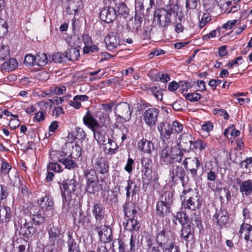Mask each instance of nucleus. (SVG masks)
<instances>
[{
	"label": "nucleus",
	"mask_w": 252,
	"mask_h": 252,
	"mask_svg": "<svg viewBox=\"0 0 252 252\" xmlns=\"http://www.w3.org/2000/svg\"><path fill=\"white\" fill-rule=\"evenodd\" d=\"M180 197L182 205L186 209L194 211L200 209L202 206V198L196 189L190 188H185Z\"/></svg>",
	"instance_id": "nucleus-1"
},
{
	"label": "nucleus",
	"mask_w": 252,
	"mask_h": 252,
	"mask_svg": "<svg viewBox=\"0 0 252 252\" xmlns=\"http://www.w3.org/2000/svg\"><path fill=\"white\" fill-rule=\"evenodd\" d=\"M47 230L48 233L47 246L52 249L50 252H52L54 249L61 247L63 241L59 221L51 222Z\"/></svg>",
	"instance_id": "nucleus-2"
},
{
	"label": "nucleus",
	"mask_w": 252,
	"mask_h": 252,
	"mask_svg": "<svg viewBox=\"0 0 252 252\" xmlns=\"http://www.w3.org/2000/svg\"><path fill=\"white\" fill-rule=\"evenodd\" d=\"M165 222L163 223V229L157 236L156 241L158 247L169 251L174 247L175 239L170 232V221Z\"/></svg>",
	"instance_id": "nucleus-3"
},
{
	"label": "nucleus",
	"mask_w": 252,
	"mask_h": 252,
	"mask_svg": "<svg viewBox=\"0 0 252 252\" xmlns=\"http://www.w3.org/2000/svg\"><path fill=\"white\" fill-rule=\"evenodd\" d=\"M78 183L74 178L67 179L63 181L62 186H60L63 199V209L68 210L69 203L71 200L70 194L76 190Z\"/></svg>",
	"instance_id": "nucleus-4"
},
{
	"label": "nucleus",
	"mask_w": 252,
	"mask_h": 252,
	"mask_svg": "<svg viewBox=\"0 0 252 252\" xmlns=\"http://www.w3.org/2000/svg\"><path fill=\"white\" fill-rule=\"evenodd\" d=\"M138 240L136 236L131 234L129 241V248L127 245L122 239L118 238L115 239L112 243L111 249L112 252H136L137 250Z\"/></svg>",
	"instance_id": "nucleus-5"
},
{
	"label": "nucleus",
	"mask_w": 252,
	"mask_h": 252,
	"mask_svg": "<svg viewBox=\"0 0 252 252\" xmlns=\"http://www.w3.org/2000/svg\"><path fill=\"white\" fill-rule=\"evenodd\" d=\"M84 175L87 181L86 190L89 193H94L98 182L96 171L92 169H87L85 170Z\"/></svg>",
	"instance_id": "nucleus-6"
},
{
	"label": "nucleus",
	"mask_w": 252,
	"mask_h": 252,
	"mask_svg": "<svg viewBox=\"0 0 252 252\" xmlns=\"http://www.w3.org/2000/svg\"><path fill=\"white\" fill-rule=\"evenodd\" d=\"M105 42L108 50L112 51L122 45L123 40L121 39L118 33L111 32L106 36Z\"/></svg>",
	"instance_id": "nucleus-7"
},
{
	"label": "nucleus",
	"mask_w": 252,
	"mask_h": 252,
	"mask_svg": "<svg viewBox=\"0 0 252 252\" xmlns=\"http://www.w3.org/2000/svg\"><path fill=\"white\" fill-rule=\"evenodd\" d=\"M125 216L127 218L126 220H137L139 213L136 209L135 203L131 201L126 200L123 206Z\"/></svg>",
	"instance_id": "nucleus-8"
},
{
	"label": "nucleus",
	"mask_w": 252,
	"mask_h": 252,
	"mask_svg": "<svg viewBox=\"0 0 252 252\" xmlns=\"http://www.w3.org/2000/svg\"><path fill=\"white\" fill-rule=\"evenodd\" d=\"M125 216L127 218L126 220H137L139 213L136 209L135 203L131 201L126 200L123 206Z\"/></svg>",
	"instance_id": "nucleus-9"
},
{
	"label": "nucleus",
	"mask_w": 252,
	"mask_h": 252,
	"mask_svg": "<svg viewBox=\"0 0 252 252\" xmlns=\"http://www.w3.org/2000/svg\"><path fill=\"white\" fill-rule=\"evenodd\" d=\"M159 110L156 108H150L143 114V120L148 126H154L158 121Z\"/></svg>",
	"instance_id": "nucleus-10"
},
{
	"label": "nucleus",
	"mask_w": 252,
	"mask_h": 252,
	"mask_svg": "<svg viewBox=\"0 0 252 252\" xmlns=\"http://www.w3.org/2000/svg\"><path fill=\"white\" fill-rule=\"evenodd\" d=\"M185 175L186 172L181 165L173 164L170 168L169 175L173 182H176L179 180L184 182Z\"/></svg>",
	"instance_id": "nucleus-11"
},
{
	"label": "nucleus",
	"mask_w": 252,
	"mask_h": 252,
	"mask_svg": "<svg viewBox=\"0 0 252 252\" xmlns=\"http://www.w3.org/2000/svg\"><path fill=\"white\" fill-rule=\"evenodd\" d=\"M115 111L116 113L120 118L124 119L125 121L130 119L131 112L128 103H120L116 106Z\"/></svg>",
	"instance_id": "nucleus-12"
},
{
	"label": "nucleus",
	"mask_w": 252,
	"mask_h": 252,
	"mask_svg": "<svg viewBox=\"0 0 252 252\" xmlns=\"http://www.w3.org/2000/svg\"><path fill=\"white\" fill-rule=\"evenodd\" d=\"M179 146L180 150L185 152H189L192 148L194 137L189 133L181 135Z\"/></svg>",
	"instance_id": "nucleus-13"
},
{
	"label": "nucleus",
	"mask_w": 252,
	"mask_h": 252,
	"mask_svg": "<svg viewBox=\"0 0 252 252\" xmlns=\"http://www.w3.org/2000/svg\"><path fill=\"white\" fill-rule=\"evenodd\" d=\"M157 128L159 132L160 137L163 141L169 140L173 132L171 124L166 122L160 123Z\"/></svg>",
	"instance_id": "nucleus-14"
},
{
	"label": "nucleus",
	"mask_w": 252,
	"mask_h": 252,
	"mask_svg": "<svg viewBox=\"0 0 252 252\" xmlns=\"http://www.w3.org/2000/svg\"><path fill=\"white\" fill-rule=\"evenodd\" d=\"M101 20L107 23L113 22L116 18V10L112 7H104L100 13Z\"/></svg>",
	"instance_id": "nucleus-15"
},
{
	"label": "nucleus",
	"mask_w": 252,
	"mask_h": 252,
	"mask_svg": "<svg viewBox=\"0 0 252 252\" xmlns=\"http://www.w3.org/2000/svg\"><path fill=\"white\" fill-rule=\"evenodd\" d=\"M92 162L94 168L100 174H104L108 172L109 165L105 158L100 157L93 158Z\"/></svg>",
	"instance_id": "nucleus-16"
},
{
	"label": "nucleus",
	"mask_w": 252,
	"mask_h": 252,
	"mask_svg": "<svg viewBox=\"0 0 252 252\" xmlns=\"http://www.w3.org/2000/svg\"><path fill=\"white\" fill-rule=\"evenodd\" d=\"M38 203L40 207L44 210H51L53 209L54 205L53 199L48 193L40 198L38 200Z\"/></svg>",
	"instance_id": "nucleus-17"
},
{
	"label": "nucleus",
	"mask_w": 252,
	"mask_h": 252,
	"mask_svg": "<svg viewBox=\"0 0 252 252\" xmlns=\"http://www.w3.org/2000/svg\"><path fill=\"white\" fill-rule=\"evenodd\" d=\"M178 7L177 5H173L168 10H166V19L168 26L173 25V23L177 22L176 20L179 15L178 13Z\"/></svg>",
	"instance_id": "nucleus-18"
},
{
	"label": "nucleus",
	"mask_w": 252,
	"mask_h": 252,
	"mask_svg": "<svg viewBox=\"0 0 252 252\" xmlns=\"http://www.w3.org/2000/svg\"><path fill=\"white\" fill-rule=\"evenodd\" d=\"M240 237L244 238L247 241H252V225L245 223V221L241 225L239 230Z\"/></svg>",
	"instance_id": "nucleus-19"
},
{
	"label": "nucleus",
	"mask_w": 252,
	"mask_h": 252,
	"mask_svg": "<svg viewBox=\"0 0 252 252\" xmlns=\"http://www.w3.org/2000/svg\"><path fill=\"white\" fill-rule=\"evenodd\" d=\"M183 227L181 230V237L187 241L190 235H192L193 232V224L192 221H180Z\"/></svg>",
	"instance_id": "nucleus-20"
},
{
	"label": "nucleus",
	"mask_w": 252,
	"mask_h": 252,
	"mask_svg": "<svg viewBox=\"0 0 252 252\" xmlns=\"http://www.w3.org/2000/svg\"><path fill=\"white\" fill-rule=\"evenodd\" d=\"M84 124L86 125L89 128H91L94 132L96 128L99 126V124L97 122L92 115L89 113V111H87L86 115L83 118Z\"/></svg>",
	"instance_id": "nucleus-21"
},
{
	"label": "nucleus",
	"mask_w": 252,
	"mask_h": 252,
	"mask_svg": "<svg viewBox=\"0 0 252 252\" xmlns=\"http://www.w3.org/2000/svg\"><path fill=\"white\" fill-rule=\"evenodd\" d=\"M239 184L240 192L242 193L243 196H248L252 193V180H248L241 181L238 183Z\"/></svg>",
	"instance_id": "nucleus-22"
},
{
	"label": "nucleus",
	"mask_w": 252,
	"mask_h": 252,
	"mask_svg": "<svg viewBox=\"0 0 252 252\" xmlns=\"http://www.w3.org/2000/svg\"><path fill=\"white\" fill-rule=\"evenodd\" d=\"M32 225V221H25L21 226L20 233L27 238L31 237L35 231V229Z\"/></svg>",
	"instance_id": "nucleus-23"
},
{
	"label": "nucleus",
	"mask_w": 252,
	"mask_h": 252,
	"mask_svg": "<svg viewBox=\"0 0 252 252\" xmlns=\"http://www.w3.org/2000/svg\"><path fill=\"white\" fill-rule=\"evenodd\" d=\"M154 19L163 27L168 26L166 19V9H161L156 10L154 13Z\"/></svg>",
	"instance_id": "nucleus-24"
},
{
	"label": "nucleus",
	"mask_w": 252,
	"mask_h": 252,
	"mask_svg": "<svg viewBox=\"0 0 252 252\" xmlns=\"http://www.w3.org/2000/svg\"><path fill=\"white\" fill-rule=\"evenodd\" d=\"M138 148L144 153L150 154L154 150V145L151 141L142 138L138 143Z\"/></svg>",
	"instance_id": "nucleus-25"
},
{
	"label": "nucleus",
	"mask_w": 252,
	"mask_h": 252,
	"mask_svg": "<svg viewBox=\"0 0 252 252\" xmlns=\"http://www.w3.org/2000/svg\"><path fill=\"white\" fill-rule=\"evenodd\" d=\"M172 148L166 146L160 154V162L162 165H166L171 163Z\"/></svg>",
	"instance_id": "nucleus-26"
},
{
	"label": "nucleus",
	"mask_w": 252,
	"mask_h": 252,
	"mask_svg": "<svg viewBox=\"0 0 252 252\" xmlns=\"http://www.w3.org/2000/svg\"><path fill=\"white\" fill-rule=\"evenodd\" d=\"M86 137V133L83 128L80 127H76L74 131L69 133L68 137L69 139L74 140H78L79 141L83 140Z\"/></svg>",
	"instance_id": "nucleus-27"
},
{
	"label": "nucleus",
	"mask_w": 252,
	"mask_h": 252,
	"mask_svg": "<svg viewBox=\"0 0 252 252\" xmlns=\"http://www.w3.org/2000/svg\"><path fill=\"white\" fill-rule=\"evenodd\" d=\"M18 66L16 59L10 58L1 64V69L5 71H10L15 70Z\"/></svg>",
	"instance_id": "nucleus-28"
},
{
	"label": "nucleus",
	"mask_w": 252,
	"mask_h": 252,
	"mask_svg": "<svg viewBox=\"0 0 252 252\" xmlns=\"http://www.w3.org/2000/svg\"><path fill=\"white\" fill-rule=\"evenodd\" d=\"M67 156L65 153L62 151L54 150L50 152L51 159L54 162L62 163Z\"/></svg>",
	"instance_id": "nucleus-29"
},
{
	"label": "nucleus",
	"mask_w": 252,
	"mask_h": 252,
	"mask_svg": "<svg viewBox=\"0 0 252 252\" xmlns=\"http://www.w3.org/2000/svg\"><path fill=\"white\" fill-rule=\"evenodd\" d=\"M67 60L76 61L78 60L80 56L79 50L75 47H70L66 52Z\"/></svg>",
	"instance_id": "nucleus-30"
},
{
	"label": "nucleus",
	"mask_w": 252,
	"mask_h": 252,
	"mask_svg": "<svg viewBox=\"0 0 252 252\" xmlns=\"http://www.w3.org/2000/svg\"><path fill=\"white\" fill-rule=\"evenodd\" d=\"M66 243L68 247L67 252H72L76 251L80 249L79 244L77 243L75 239L73 238L72 233L70 232L67 233V240Z\"/></svg>",
	"instance_id": "nucleus-31"
},
{
	"label": "nucleus",
	"mask_w": 252,
	"mask_h": 252,
	"mask_svg": "<svg viewBox=\"0 0 252 252\" xmlns=\"http://www.w3.org/2000/svg\"><path fill=\"white\" fill-rule=\"evenodd\" d=\"M192 144L191 150L192 151H196L197 150L202 151L205 150L208 146L207 142L200 138L195 140L194 138Z\"/></svg>",
	"instance_id": "nucleus-32"
},
{
	"label": "nucleus",
	"mask_w": 252,
	"mask_h": 252,
	"mask_svg": "<svg viewBox=\"0 0 252 252\" xmlns=\"http://www.w3.org/2000/svg\"><path fill=\"white\" fill-rule=\"evenodd\" d=\"M235 156L233 160L234 162L238 163L240 162L241 167H244L246 170L250 171V168L252 167V157L247 158L246 159L241 161V158L237 156V153H235Z\"/></svg>",
	"instance_id": "nucleus-33"
},
{
	"label": "nucleus",
	"mask_w": 252,
	"mask_h": 252,
	"mask_svg": "<svg viewBox=\"0 0 252 252\" xmlns=\"http://www.w3.org/2000/svg\"><path fill=\"white\" fill-rule=\"evenodd\" d=\"M200 165V162L196 157L189 159V166L190 168L188 170L190 171L192 177H194L197 175V171Z\"/></svg>",
	"instance_id": "nucleus-34"
},
{
	"label": "nucleus",
	"mask_w": 252,
	"mask_h": 252,
	"mask_svg": "<svg viewBox=\"0 0 252 252\" xmlns=\"http://www.w3.org/2000/svg\"><path fill=\"white\" fill-rule=\"evenodd\" d=\"M200 165V162L196 157L189 159V166L190 168L188 170L190 171L192 177H194L197 175V171Z\"/></svg>",
	"instance_id": "nucleus-35"
},
{
	"label": "nucleus",
	"mask_w": 252,
	"mask_h": 252,
	"mask_svg": "<svg viewBox=\"0 0 252 252\" xmlns=\"http://www.w3.org/2000/svg\"><path fill=\"white\" fill-rule=\"evenodd\" d=\"M93 213L96 220H101L104 219L105 214L102 205L100 203L94 205Z\"/></svg>",
	"instance_id": "nucleus-36"
},
{
	"label": "nucleus",
	"mask_w": 252,
	"mask_h": 252,
	"mask_svg": "<svg viewBox=\"0 0 252 252\" xmlns=\"http://www.w3.org/2000/svg\"><path fill=\"white\" fill-rule=\"evenodd\" d=\"M171 205L166 204L160 201L157 203V214L161 216H164L169 213L170 206Z\"/></svg>",
	"instance_id": "nucleus-37"
},
{
	"label": "nucleus",
	"mask_w": 252,
	"mask_h": 252,
	"mask_svg": "<svg viewBox=\"0 0 252 252\" xmlns=\"http://www.w3.org/2000/svg\"><path fill=\"white\" fill-rule=\"evenodd\" d=\"M35 65L40 66H44L48 63V61L51 62L50 59H48L47 54L43 53H39L35 56Z\"/></svg>",
	"instance_id": "nucleus-38"
},
{
	"label": "nucleus",
	"mask_w": 252,
	"mask_h": 252,
	"mask_svg": "<svg viewBox=\"0 0 252 252\" xmlns=\"http://www.w3.org/2000/svg\"><path fill=\"white\" fill-rule=\"evenodd\" d=\"M173 200V194L171 191H166L160 196V201L168 205H171Z\"/></svg>",
	"instance_id": "nucleus-39"
},
{
	"label": "nucleus",
	"mask_w": 252,
	"mask_h": 252,
	"mask_svg": "<svg viewBox=\"0 0 252 252\" xmlns=\"http://www.w3.org/2000/svg\"><path fill=\"white\" fill-rule=\"evenodd\" d=\"M11 218V211L9 207L0 206V220H9Z\"/></svg>",
	"instance_id": "nucleus-40"
},
{
	"label": "nucleus",
	"mask_w": 252,
	"mask_h": 252,
	"mask_svg": "<svg viewBox=\"0 0 252 252\" xmlns=\"http://www.w3.org/2000/svg\"><path fill=\"white\" fill-rule=\"evenodd\" d=\"M95 117L98 119L100 123L102 124H104L106 121H108L110 119L109 116L100 108L96 111Z\"/></svg>",
	"instance_id": "nucleus-41"
},
{
	"label": "nucleus",
	"mask_w": 252,
	"mask_h": 252,
	"mask_svg": "<svg viewBox=\"0 0 252 252\" xmlns=\"http://www.w3.org/2000/svg\"><path fill=\"white\" fill-rule=\"evenodd\" d=\"M94 132V136L98 143L103 145H106L107 144L108 139H109L108 137H106L105 135L97 130H95Z\"/></svg>",
	"instance_id": "nucleus-42"
},
{
	"label": "nucleus",
	"mask_w": 252,
	"mask_h": 252,
	"mask_svg": "<svg viewBox=\"0 0 252 252\" xmlns=\"http://www.w3.org/2000/svg\"><path fill=\"white\" fill-rule=\"evenodd\" d=\"M103 230L104 231L105 243L112 241L113 240V235L111 228L109 226L104 225L103 227Z\"/></svg>",
	"instance_id": "nucleus-43"
},
{
	"label": "nucleus",
	"mask_w": 252,
	"mask_h": 252,
	"mask_svg": "<svg viewBox=\"0 0 252 252\" xmlns=\"http://www.w3.org/2000/svg\"><path fill=\"white\" fill-rule=\"evenodd\" d=\"M51 60L55 63H61L66 62L67 59L66 54L56 53L52 55Z\"/></svg>",
	"instance_id": "nucleus-44"
},
{
	"label": "nucleus",
	"mask_w": 252,
	"mask_h": 252,
	"mask_svg": "<svg viewBox=\"0 0 252 252\" xmlns=\"http://www.w3.org/2000/svg\"><path fill=\"white\" fill-rule=\"evenodd\" d=\"M66 91V88L65 86H62L60 87H55L51 88L48 91V93H47L46 94H51V95H61L63 94Z\"/></svg>",
	"instance_id": "nucleus-45"
},
{
	"label": "nucleus",
	"mask_w": 252,
	"mask_h": 252,
	"mask_svg": "<svg viewBox=\"0 0 252 252\" xmlns=\"http://www.w3.org/2000/svg\"><path fill=\"white\" fill-rule=\"evenodd\" d=\"M152 169H143L142 179V181L145 184H149L152 179Z\"/></svg>",
	"instance_id": "nucleus-46"
},
{
	"label": "nucleus",
	"mask_w": 252,
	"mask_h": 252,
	"mask_svg": "<svg viewBox=\"0 0 252 252\" xmlns=\"http://www.w3.org/2000/svg\"><path fill=\"white\" fill-rule=\"evenodd\" d=\"M136 9H139V10L144 9L147 6L150 4H152L153 2L152 0H135Z\"/></svg>",
	"instance_id": "nucleus-47"
},
{
	"label": "nucleus",
	"mask_w": 252,
	"mask_h": 252,
	"mask_svg": "<svg viewBox=\"0 0 252 252\" xmlns=\"http://www.w3.org/2000/svg\"><path fill=\"white\" fill-rule=\"evenodd\" d=\"M117 12L119 15L126 17L128 15L129 9L125 3H120L117 7Z\"/></svg>",
	"instance_id": "nucleus-48"
},
{
	"label": "nucleus",
	"mask_w": 252,
	"mask_h": 252,
	"mask_svg": "<svg viewBox=\"0 0 252 252\" xmlns=\"http://www.w3.org/2000/svg\"><path fill=\"white\" fill-rule=\"evenodd\" d=\"M123 224L126 226L130 225L129 230L131 232L138 231L141 226L139 221H124Z\"/></svg>",
	"instance_id": "nucleus-49"
},
{
	"label": "nucleus",
	"mask_w": 252,
	"mask_h": 252,
	"mask_svg": "<svg viewBox=\"0 0 252 252\" xmlns=\"http://www.w3.org/2000/svg\"><path fill=\"white\" fill-rule=\"evenodd\" d=\"M142 18L140 15L136 14L134 17V20L132 22V28L136 32H138L141 27Z\"/></svg>",
	"instance_id": "nucleus-50"
},
{
	"label": "nucleus",
	"mask_w": 252,
	"mask_h": 252,
	"mask_svg": "<svg viewBox=\"0 0 252 252\" xmlns=\"http://www.w3.org/2000/svg\"><path fill=\"white\" fill-rule=\"evenodd\" d=\"M65 166V168L68 169H74L77 166L76 163L72 159L68 158L67 156L62 162Z\"/></svg>",
	"instance_id": "nucleus-51"
},
{
	"label": "nucleus",
	"mask_w": 252,
	"mask_h": 252,
	"mask_svg": "<svg viewBox=\"0 0 252 252\" xmlns=\"http://www.w3.org/2000/svg\"><path fill=\"white\" fill-rule=\"evenodd\" d=\"M48 171H53L56 172H61L63 169L62 166L57 163V162H51L49 163L47 167Z\"/></svg>",
	"instance_id": "nucleus-52"
},
{
	"label": "nucleus",
	"mask_w": 252,
	"mask_h": 252,
	"mask_svg": "<svg viewBox=\"0 0 252 252\" xmlns=\"http://www.w3.org/2000/svg\"><path fill=\"white\" fill-rule=\"evenodd\" d=\"M98 50L99 48L97 46L92 44L89 45H85L83 48V52L84 54H86L98 53Z\"/></svg>",
	"instance_id": "nucleus-53"
},
{
	"label": "nucleus",
	"mask_w": 252,
	"mask_h": 252,
	"mask_svg": "<svg viewBox=\"0 0 252 252\" xmlns=\"http://www.w3.org/2000/svg\"><path fill=\"white\" fill-rule=\"evenodd\" d=\"M9 51L8 47L2 45L0 47V61H4L9 57Z\"/></svg>",
	"instance_id": "nucleus-54"
},
{
	"label": "nucleus",
	"mask_w": 252,
	"mask_h": 252,
	"mask_svg": "<svg viewBox=\"0 0 252 252\" xmlns=\"http://www.w3.org/2000/svg\"><path fill=\"white\" fill-rule=\"evenodd\" d=\"M218 169L212 168L207 173V179L208 181L215 182L218 178Z\"/></svg>",
	"instance_id": "nucleus-55"
},
{
	"label": "nucleus",
	"mask_w": 252,
	"mask_h": 252,
	"mask_svg": "<svg viewBox=\"0 0 252 252\" xmlns=\"http://www.w3.org/2000/svg\"><path fill=\"white\" fill-rule=\"evenodd\" d=\"M218 5L222 10L224 11L227 7L232 4L233 0H216Z\"/></svg>",
	"instance_id": "nucleus-56"
},
{
	"label": "nucleus",
	"mask_w": 252,
	"mask_h": 252,
	"mask_svg": "<svg viewBox=\"0 0 252 252\" xmlns=\"http://www.w3.org/2000/svg\"><path fill=\"white\" fill-rule=\"evenodd\" d=\"M213 219H216L217 220H227L228 219V215L227 212L223 210L219 211L218 213L214 216Z\"/></svg>",
	"instance_id": "nucleus-57"
},
{
	"label": "nucleus",
	"mask_w": 252,
	"mask_h": 252,
	"mask_svg": "<svg viewBox=\"0 0 252 252\" xmlns=\"http://www.w3.org/2000/svg\"><path fill=\"white\" fill-rule=\"evenodd\" d=\"M107 144L109 145L108 146V154L111 155L115 154L118 150V146L116 142L111 139H108Z\"/></svg>",
	"instance_id": "nucleus-58"
},
{
	"label": "nucleus",
	"mask_w": 252,
	"mask_h": 252,
	"mask_svg": "<svg viewBox=\"0 0 252 252\" xmlns=\"http://www.w3.org/2000/svg\"><path fill=\"white\" fill-rule=\"evenodd\" d=\"M184 95L187 100L191 102L197 101L201 98V95L198 93H187Z\"/></svg>",
	"instance_id": "nucleus-59"
},
{
	"label": "nucleus",
	"mask_w": 252,
	"mask_h": 252,
	"mask_svg": "<svg viewBox=\"0 0 252 252\" xmlns=\"http://www.w3.org/2000/svg\"><path fill=\"white\" fill-rule=\"evenodd\" d=\"M8 32V26L6 21L3 19H0V37L4 36Z\"/></svg>",
	"instance_id": "nucleus-60"
},
{
	"label": "nucleus",
	"mask_w": 252,
	"mask_h": 252,
	"mask_svg": "<svg viewBox=\"0 0 252 252\" xmlns=\"http://www.w3.org/2000/svg\"><path fill=\"white\" fill-rule=\"evenodd\" d=\"M182 19V15H179L178 19L176 20L177 22L173 23V24L175 25V30L176 32L178 33L183 32L184 29L181 24Z\"/></svg>",
	"instance_id": "nucleus-61"
},
{
	"label": "nucleus",
	"mask_w": 252,
	"mask_h": 252,
	"mask_svg": "<svg viewBox=\"0 0 252 252\" xmlns=\"http://www.w3.org/2000/svg\"><path fill=\"white\" fill-rule=\"evenodd\" d=\"M214 114L222 116L225 120H228L229 116L227 112L223 109L215 108L213 110Z\"/></svg>",
	"instance_id": "nucleus-62"
},
{
	"label": "nucleus",
	"mask_w": 252,
	"mask_h": 252,
	"mask_svg": "<svg viewBox=\"0 0 252 252\" xmlns=\"http://www.w3.org/2000/svg\"><path fill=\"white\" fill-rule=\"evenodd\" d=\"M35 56L28 54L25 57L24 63L25 64L28 65H35L36 59Z\"/></svg>",
	"instance_id": "nucleus-63"
},
{
	"label": "nucleus",
	"mask_w": 252,
	"mask_h": 252,
	"mask_svg": "<svg viewBox=\"0 0 252 252\" xmlns=\"http://www.w3.org/2000/svg\"><path fill=\"white\" fill-rule=\"evenodd\" d=\"M183 157V153L181 151H179L178 153L176 154H172L170 164H174L176 162L180 163L182 160Z\"/></svg>",
	"instance_id": "nucleus-64"
}]
</instances>
